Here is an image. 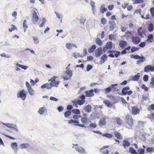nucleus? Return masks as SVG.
I'll return each mask as SVG.
<instances>
[{
  "label": "nucleus",
  "mask_w": 154,
  "mask_h": 154,
  "mask_svg": "<svg viewBox=\"0 0 154 154\" xmlns=\"http://www.w3.org/2000/svg\"><path fill=\"white\" fill-rule=\"evenodd\" d=\"M125 119L128 125L132 126L134 124L133 119L131 115H127L125 116Z\"/></svg>",
  "instance_id": "f257e3e1"
},
{
  "label": "nucleus",
  "mask_w": 154,
  "mask_h": 154,
  "mask_svg": "<svg viewBox=\"0 0 154 154\" xmlns=\"http://www.w3.org/2000/svg\"><path fill=\"white\" fill-rule=\"evenodd\" d=\"M17 97V98H20L22 100H24L26 97V94L24 90H22L18 92Z\"/></svg>",
  "instance_id": "f03ea898"
},
{
  "label": "nucleus",
  "mask_w": 154,
  "mask_h": 154,
  "mask_svg": "<svg viewBox=\"0 0 154 154\" xmlns=\"http://www.w3.org/2000/svg\"><path fill=\"white\" fill-rule=\"evenodd\" d=\"M38 19V17L37 14L36 12L34 10L32 14V22L34 24H35Z\"/></svg>",
  "instance_id": "7ed1b4c3"
},
{
  "label": "nucleus",
  "mask_w": 154,
  "mask_h": 154,
  "mask_svg": "<svg viewBox=\"0 0 154 154\" xmlns=\"http://www.w3.org/2000/svg\"><path fill=\"white\" fill-rule=\"evenodd\" d=\"M145 72H148L149 71L153 72L154 71V66L151 65H147L144 68Z\"/></svg>",
  "instance_id": "20e7f679"
},
{
  "label": "nucleus",
  "mask_w": 154,
  "mask_h": 154,
  "mask_svg": "<svg viewBox=\"0 0 154 154\" xmlns=\"http://www.w3.org/2000/svg\"><path fill=\"white\" fill-rule=\"evenodd\" d=\"M131 38L132 42L135 44H138L141 41L140 38L137 36H133Z\"/></svg>",
  "instance_id": "39448f33"
},
{
  "label": "nucleus",
  "mask_w": 154,
  "mask_h": 154,
  "mask_svg": "<svg viewBox=\"0 0 154 154\" xmlns=\"http://www.w3.org/2000/svg\"><path fill=\"white\" fill-rule=\"evenodd\" d=\"M103 53V50L101 47H99L95 51V56L96 57H99Z\"/></svg>",
  "instance_id": "423d86ee"
},
{
  "label": "nucleus",
  "mask_w": 154,
  "mask_h": 154,
  "mask_svg": "<svg viewBox=\"0 0 154 154\" xmlns=\"http://www.w3.org/2000/svg\"><path fill=\"white\" fill-rule=\"evenodd\" d=\"M11 146L12 148L14 150L15 153V154H17V152L18 150L17 143L16 142H14L12 143L11 144Z\"/></svg>",
  "instance_id": "0eeeda50"
},
{
  "label": "nucleus",
  "mask_w": 154,
  "mask_h": 154,
  "mask_svg": "<svg viewBox=\"0 0 154 154\" xmlns=\"http://www.w3.org/2000/svg\"><path fill=\"white\" fill-rule=\"evenodd\" d=\"M75 149L79 153L83 154L85 153V150L83 147L80 146L76 147H75Z\"/></svg>",
  "instance_id": "6e6552de"
},
{
  "label": "nucleus",
  "mask_w": 154,
  "mask_h": 154,
  "mask_svg": "<svg viewBox=\"0 0 154 154\" xmlns=\"http://www.w3.org/2000/svg\"><path fill=\"white\" fill-rule=\"evenodd\" d=\"M132 113L133 115H135L139 113L140 110L137 107L133 106L131 107Z\"/></svg>",
  "instance_id": "1a4fd4ad"
},
{
  "label": "nucleus",
  "mask_w": 154,
  "mask_h": 154,
  "mask_svg": "<svg viewBox=\"0 0 154 154\" xmlns=\"http://www.w3.org/2000/svg\"><path fill=\"white\" fill-rule=\"evenodd\" d=\"M128 43L126 41L121 40L119 42V45L122 48H124L127 45Z\"/></svg>",
  "instance_id": "9d476101"
},
{
  "label": "nucleus",
  "mask_w": 154,
  "mask_h": 154,
  "mask_svg": "<svg viewBox=\"0 0 154 154\" xmlns=\"http://www.w3.org/2000/svg\"><path fill=\"white\" fill-rule=\"evenodd\" d=\"M109 27L110 29V30H113L115 26L116 23L115 22L113 21H109Z\"/></svg>",
  "instance_id": "9b49d317"
},
{
  "label": "nucleus",
  "mask_w": 154,
  "mask_h": 154,
  "mask_svg": "<svg viewBox=\"0 0 154 154\" xmlns=\"http://www.w3.org/2000/svg\"><path fill=\"white\" fill-rule=\"evenodd\" d=\"M93 91H94L93 89H91L89 91H86L85 92V93L86 94V96L87 97H91L93 96L94 95V94H93Z\"/></svg>",
  "instance_id": "f8f14e48"
},
{
  "label": "nucleus",
  "mask_w": 154,
  "mask_h": 154,
  "mask_svg": "<svg viewBox=\"0 0 154 154\" xmlns=\"http://www.w3.org/2000/svg\"><path fill=\"white\" fill-rule=\"evenodd\" d=\"M130 87L129 86L125 87L124 88L122 91V94L121 95H125L127 94V91L130 89Z\"/></svg>",
  "instance_id": "ddd939ff"
},
{
  "label": "nucleus",
  "mask_w": 154,
  "mask_h": 154,
  "mask_svg": "<svg viewBox=\"0 0 154 154\" xmlns=\"http://www.w3.org/2000/svg\"><path fill=\"white\" fill-rule=\"evenodd\" d=\"M74 47L76 48H77L76 45L73 43H68L66 44V47L68 49H71L72 48V47Z\"/></svg>",
  "instance_id": "4468645a"
},
{
  "label": "nucleus",
  "mask_w": 154,
  "mask_h": 154,
  "mask_svg": "<svg viewBox=\"0 0 154 154\" xmlns=\"http://www.w3.org/2000/svg\"><path fill=\"white\" fill-rule=\"evenodd\" d=\"M107 56L106 54L103 55L100 58V64L104 63L107 60Z\"/></svg>",
  "instance_id": "2eb2a0df"
},
{
  "label": "nucleus",
  "mask_w": 154,
  "mask_h": 154,
  "mask_svg": "<svg viewBox=\"0 0 154 154\" xmlns=\"http://www.w3.org/2000/svg\"><path fill=\"white\" fill-rule=\"evenodd\" d=\"M147 37L148 39L146 40L147 42H149L151 43L154 42L153 35L152 34H150L148 35Z\"/></svg>",
  "instance_id": "dca6fc26"
},
{
  "label": "nucleus",
  "mask_w": 154,
  "mask_h": 154,
  "mask_svg": "<svg viewBox=\"0 0 154 154\" xmlns=\"http://www.w3.org/2000/svg\"><path fill=\"white\" fill-rule=\"evenodd\" d=\"M47 111V109L45 107H42L39 108L38 112L41 115H42L44 112Z\"/></svg>",
  "instance_id": "f3484780"
},
{
  "label": "nucleus",
  "mask_w": 154,
  "mask_h": 154,
  "mask_svg": "<svg viewBox=\"0 0 154 154\" xmlns=\"http://www.w3.org/2000/svg\"><path fill=\"white\" fill-rule=\"evenodd\" d=\"M91 106L88 105L85 106L84 108V110L86 112H90L91 111Z\"/></svg>",
  "instance_id": "a211bd4d"
},
{
  "label": "nucleus",
  "mask_w": 154,
  "mask_h": 154,
  "mask_svg": "<svg viewBox=\"0 0 154 154\" xmlns=\"http://www.w3.org/2000/svg\"><path fill=\"white\" fill-rule=\"evenodd\" d=\"M100 11L102 13H103L107 11V8H105V5H102L100 8Z\"/></svg>",
  "instance_id": "6ab92c4d"
},
{
  "label": "nucleus",
  "mask_w": 154,
  "mask_h": 154,
  "mask_svg": "<svg viewBox=\"0 0 154 154\" xmlns=\"http://www.w3.org/2000/svg\"><path fill=\"white\" fill-rule=\"evenodd\" d=\"M130 145V143L127 140H124L123 141V144L122 146L125 148L126 146H128Z\"/></svg>",
  "instance_id": "aec40b11"
},
{
  "label": "nucleus",
  "mask_w": 154,
  "mask_h": 154,
  "mask_svg": "<svg viewBox=\"0 0 154 154\" xmlns=\"http://www.w3.org/2000/svg\"><path fill=\"white\" fill-rule=\"evenodd\" d=\"M96 46L95 45H93L90 47L88 49V52L90 53H92L96 49Z\"/></svg>",
  "instance_id": "412c9836"
},
{
  "label": "nucleus",
  "mask_w": 154,
  "mask_h": 154,
  "mask_svg": "<svg viewBox=\"0 0 154 154\" xmlns=\"http://www.w3.org/2000/svg\"><path fill=\"white\" fill-rule=\"evenodd\" d=\"M139 59V60L137 61L136 64L137 65L139 64L140 63L146 61L145 59L143 56H142V57Z\"/></svg>",
  "instance_id": "4be33fe9"
},
{
  "label": "nucleus",
  "mask_w": 154,
  "mask_h": 154,
  "mask_svg": "<svg viewBox=\"0 0 154 154\" xmlns=\"http://www.w3.org/2000/svg\"><path fill=\"white\" fill-rule=\"evenodd\" d=\"M41 88H46L48 89H51V88L50 87V85L48 83H47L41 86Z\"/></svg>",
  "instance_id": "5701e85b"
},
{
  "label": "nucleus",
  "mask_w": 154,
  "mask_h": 154,
  "mask_svg": "<svg viewBox=\"0 0 154 154\" xmlns=\"http://www.w3.org/2000/svg\"><path fill=\"white\" fill-rule=\"evenodd\" d=\"M140 77V74L138 73L132 78V80L133 81H137L139 79Z\"/></svg>",
  "instance_id": "b1692460"
},
{
  "label": "nucleus",
  "mask_w": 154,
  "mask_h": 154,
  "mask_svg": "<svg viewBox=\"0 0 154 154\" xmlns=\"http://www.w3.org/2000/svg\"><path fill=\"white\" fill-rule=\"evenodd\" d=\"M154 29V25L152 23H150L149 25L148 30L149 32H152L153 31Z\"/></svg>",
  "instance_id": "393cba45"
},
{
  "label": "nucleus",
  "mask_w": 154,
  "mask_h": 154,
  "mask_svg": "<svg viewBox=\"0 0 154 154\" xmlns=\"http://www.w3.org/2000/svg\"><path fill=\"white\" fill-rule=\"evenodd\" d=\"M30 146V144L28 143H23L21 144V149L27 148H28Z\"/></svg>",
  "instance_id": "a878e982"
},
{
  "label": "nucleus",
  "mask_w": 154,
  "mask_h": 154,
  "mask_svg": "<svg viewBox=\"0 0 154 154\" xmlns=\"http://www.w3.org/2000/svg\"><path fill=\"white\" fill-rule=\"evenodd\" d=\"M114 135L118 139H122V137L120 133L116 132L114 133Z\"/></svg>",
  "instance_id": "bb28decb"
},
{
  "label": "nucleus",
  "mask_w": 154,
  "mask_h": 154,
  "mask_svg": "<svg viewBox=\"0 0 154 154\" xmlns=\"http://www.w3.org/2000/svg\"><path fill=\"white\" fill-rule=\"evenodd\" d=\"M112 42H107L106 45V47L108 48V49H112Z\"/></svg>",
  "instance_id": "cd10ccee"
},
{
  "label": "nucleus",
  "mask_w": 154,
  "mask_h": 154,
  "mask_svg": "<svg viewBox=\"0 0 154 154\" xmlns=\"http://www.w3.org/2000/svg\"><path fill=\"white\" fill-rule=\"evenodd\" d=\"M115 119L116 120V123L118 125H121L122 124V121L120 118L117 117Z\"/></svg>",
  "instance_id": "c85d7f7f"
},
{
  "label": "nucleus",
  "mask_w": 154,
  "mask_h": 154,
  "mask_svg": "<svg viewBox=\"0 0 154 154\" xmlns=\"http://www.w3.org/2000/svg\"><path fill=\"white\" fill-rule=\"evenodd\" d=\"M27 89L30 95H33L34 94L35 92L31 88V87L30 88H27Z\"/></svg>",
  "instance_id": "c756f323"
},
{
  "label": "nucleus",
  "mask_w": 154,
  "mask_h": 154,
  "mask_svg": "<svg viewBox=\"0 0 154 154\" xmlns=\"http://www.w3.org/2000/svg\"><path fill=\"white\" fill-rule=\"evenodd\" d=\"M66 74L68 75V77L69 78H70L72 76V72L71 70H66Z\"/></svg>",
  "instance_id": "7c9ffc66"
},
{
  "label": "nucleus",
  "mask_w": 154,
  "mask_h": 154,
  "mask_svg": "<svg viewBox=\"0 0 154 154\" xmlns=\"http://www.w3.org/2000/svg\"><path fill=\"white\" fill-rule=\"evenodd\" d=\"M103 103L108 107H110L112 105L111 102L107 100H104L103 101Z\"/></svg>",
  "instance_id": "2f4dec72"
},
{
  "label": "nucleus",
  "mask_w": 154,
  "mask_h": 154,
  "mask_svg": "<svg viewBox=\"0 0 154 154\" xmlns=\"http://www.w3.org/2000/svg\"><path fill=\"white\" fill-rule=\"evenodd\" d=\"M130 57L131 58H134L135 59H139L142 57V56H140L137 55H131Z\"/></svg>",
  "instance_id": "473e14b6"
},
{
  "label": "nucleus",
  "mask_w": 154,
  "mask_h": 154,
  "mask_svg": "<svg viewBox=\"0 0 154 154\" xmlns=\"http://www.w3.org/2000/svg\"><path fill=\"white\" fill-rule=\"evenodd\" d=\"M72 112L74 114H80V110L79 109H72Z\"/></svg>",
  "instance_id": "72a5a7b5"
},
{
  "label": "nucleus",
  "mask_w": 154,
  "mask_h": 154,
  "mask_svg": "<svg viewBox=\"0 0 154 154\" xmlns=\"http://www.w3.org/2000/svg\"><path fill=\"white\" fill-rule=\"evenodd\" d=\"M96 43L100 46L102 45L103 43L102 41L98 38H97L96 40Z\"/></svg>",
  "instance_id": "f704fd0d"
},
{
  "label": "nucleus",
  "mask_w": 154,
  "mask_h": 154,
  "mask_svg": "<svg viewBox=\"0 0 154 154\" xmlns=\"http://www.w3.org/2000/svg\"><path fill=\"white\" fill-rule=\"evenodd\" d=\"M71 113V112L70 110L66 111L64 113V116L66 117H67L69 116Z\"/></svg>",
  "instance_id": "c9c22d12"
},
{
  "label": "nucleus",
  "mask_w": 154,
  "mask_h": 154,
  "mask_svg": "<svg viewBox=\"0 0 154 154\" xmlns=\"http://www.w3.org/2000/svg\"><path fill=\"white\" fill-rule=\"evenodd\" d=\"M129 152L132 154H137L135 150L132 147H130L129 148Z\"/></svg>",
  "instance_id": "e433bc0d"
},
{
  "label": "nucleus",
  "mask_w": 154,
  "mask_h": 154,
  "mask_svg": "<svg viewBox=\"0 0 154 154\" xmlns=\"http://www.w3.org/2000/svg\"><path fill=\"white\" fill-rule=\"evenodd\" d=\"M112 90L111 86H109V87L106 88L105 89V91L106 92V94L110 93Z\"/></svg>",
  "instance_id": "4c0bfd02"
},
{
  "label": "nucleus",
  "mask_w": 154,
  "mask_h": 154,
  "mask_svg": "<svg viewBox=\"0 0 154 154\" xmlns=\"http://www.w3.org/2000/svg\"><path fill=\"white\" fill-rule=\"evenodd\" d=\"M139 50V48L136 47H132L131 49V53H133L135 51H138Z\"/></svg>",
  "instance_id": "58836bf2"
},
{
  "label": "nucleus",
  "mask_w": 154,
  "mask_h": 154,
  "mask_svg": "<svg viewBox=\"0 0 154 154\" xmlns=\"http://www.w3.org/2000/svg\"><path fill=\"white\" fill-rule=\"evenodd\" d=\"M103 136L106 137L107 138H110L112 137V135L111 134L107 133L104 134L103 135Z\"/></svg>",
  "instance_id": "ea45409f"
},
{
  "label": "nucleus",
  "mask_w": 154,
  "mask_h": 154,
  "mask_svg": "<svg viewBox=\"0 0 154 154\" xmlns=\"http://www.w3.org/2000/svg\"><path fill=\"white\" fill-rule=\"evenodd\" d=\"M85 102V100H78L77 103L79 105H83Z\"/></svg>",
  "instance_id": "a19ab883"
},
{
  "label": "nucleus",
  "mask_w": 154,
  "mask_h": 154,
  "mask_svg": "<svg viewBox=\"0 0 154 154\" xmlns=\"http://www.w3.org/2000/svg\"><path fill=\"white\" fill-rule=\"evenodd\" d=\"M72 123H75L78 124L79 123L78 121L75 120L71 119L69 121L68 123L71 124Z\"/></svg>",
  "instance_id": "79ce46f5"
},
{
  "label": "nucleus",
  "mask_w": 154,
  "mask_h": 154,
  "mask_svg": "<svg viewBox=\"0 0 154 154\" xmlns=\"http://www.w3.org/2000/svg\"><path fill=\"white\" fill-rule=\"evenodd\" d=\"M105 120L104 119H101L99 121L100 124L103 125L105 124Z\"/></svg>",
  "instance_id": "37998d69"
},
{
  "label": "nucleus",
  "mask_w": 154,
  "mask_h": 154,
  "mask_svg": "<svg viewBox=\"0 0 154 154\" xmlns=\"http://www.w3.org/2000/svg\"><path fill=\"white\" fill-rule=\"evenodd\" d=\"M93 68V66L90 65V64H88L86 67V70L88 72L89 71H90Z\"/></svg>",
  "instance_id": "c03bdc74"
},
{
  "label": "nucleus",
  "mask_w": 154,
  "mask_h": 154,
  "mask_svg": "<svg viewBox=\"0 0 154 154\" xmlns=\"http://www.w3.org/2000/svg\"><path fill=\"white\" fill-rule=\"evenodd\" d=\"M144 150L142 149H139L137 150V152L139 154H143L144 153Z\"/></svg>",
  "instance_id": "a18cd8bd"
},
{
  "label": "nucleus",
  "mask_w": 154,
  "mask_h": 154,
  "mask_svg": "<svg viewBox=\"0 0 154 154\" xmlns=\"http://www.w3.org/2000/svg\"><path fill=\"white\" fill-rule=\"evenodd\" d=\"M101 22L102 24L105 25L106 23L107 20L105 18H103L101 19Z\"/></svg>",
  "instance_id": "49530a36"
},
{
  "label": "nucleus",
  "mask_w": 154,
  "mask_h": 154,
  "mask_svg": "<svg viewBox=\"0 0 154 154\" xmlns=\"http://www.w3.org/2000/svg\"><path fill=\"white\" fill-rule=\"evenodd\" d=\"M148 75H144L143 77V80L145 82H147L148 79Z\"/></svg>",
  "instance_id": "de8ad7c7"
},
{
  "label": "nucleus",
  "mask_w": 154,
  "mask_h": 154,
  "mask_svg": "<svg viewBox=\"0 0 154 154\" xmlns=\"http://www.w3.org/2000/svg\"><path fill=\"white\" fill-rule=\"evenodd\" d=\"M88 118L86 117H84L82 118L81 121L83 123H85L87 122Z\"/></svg>",
  "instance_id": "09e8293b"
},
{
  "label": "nucleus",
  "mask_w": 154,
  "mask_h": 154,
  "mask_svg": "<svg viewBox=\"0 0 154 154\" xmlns=\"http://www.w3.org/2000/svg\"><path fill=\"white\" fill-rule=\"evenodd\" d=\"M23 28H27L28 27V25L26 23V20H24L23 21Z\"/></svg>",
  "instance_id": "8fccbe9b"
},
{
  "label": "nucleus",
  "mask_w": 154,
  "mask_h": 154,
  "mask_svg": "<svg viewBox=\"0 0 154 154\" xmlns=\"http://www.w3.org/2000/svg\"><path fill=\"white\" fill-rule=\"evenodd\" d=\"M33 38L34 42L36 44H38L39 43L38 39L37 38L34 36H33Z\"/></svg>",
  "instance_id": "3c124183"
},
{
  "label": "nucleus",
  "mask_w": 154,
  "mask_h": 154,
  "mask_svg": "<svg viewBox=\"0 0 154 154\" xmlns=\"http://www.w3.org/2000/svg\"><path fill=\"white\" fill-rule=\"evenodd\" d=\"M145 45L146 43L145 42H141L139 44V46L142 48L144 47L145 46Z\"/></svg>",
  "instance_id": "603ef678"
},
{
  "label": "nucleus",
  "mask_w": 154,
  "mask_h": 154,
  "mask_svg": "<svg viewBox=\"0 0 154 154\" xmlns=\"http://www.w3.org/2000/svg\"><path fill=\"white\" fill-rule=\"evenodd\" d=\"M11 26H12L13 27L9 29H8L10 32H11L12 31L14 30L15 29H17L16 27L13 25H12Z\"/></svg>",
  "instance_id": "864d4df0"
},
{
  "label": "nucleus",
  "mask_w": 154,
  "mask_h": 154,
  "mask_svg": "<svg viewBox=\"0 0 154 154\" xmlns=\"http://www.w3.org/2000/svg\"><path fill=\"white\" fill-rule=\"evenodd\" d=\"M141 88L143 89H144L146 91H147L148 90V88L146 86L145 84H143L141 86Z\"/></svg>",
  "instance_id": "5fc2aeb1"
},
{
  "label": "nucleus",
  "mask_w": 154,
  "mask_h": 154,
  "mask_svg": "<svg viewBox=\"0 0 154 154\" xmlns=\"http://www.w3.org/2000/svg\"><path fill=\"white\" fill-rule=\"evenodd\" d=\"M50 100H53L55 101H58V99L55 97H53L52 96H51L49 98Z\"/></svg>",
  "instance_id": "6e6d98bb"
},
{
  "label": "nucleus",
  "mask_w": 154,
  "mask_h": 154,
  "mask_svg": "<svg viewBox=\"0 0 154 154\" xmlns=\"http://www.w3.org/2000/svg\"><path fill=\"white\" fill-rule=\"evenodd\" d=\"M150 11L152 16L154 17V8H151L150 9Z\"/></svg>",
  "instance_id": "4d7b16f0"
},
{
  "label": "nucleus",
  "mask_w": 154,
  "mask_h": 154,
  "mask_svg": "<svg viewBox=\"0 0 154 154\" xmlns=\"http://www.w3.org/2000/svg\"><path fill=\"white\" fill-rule=\"evenodd\" d=\"M146 151L149 153H151L153 150V149L151 147H148L146 149Z\"/></svg>",
  "instance_id": "13d9d810"
},
{
  "label": "nucleus",
  "mask_w": 154,
  "mask_h": 154,
  "mask_svg": "<svg viewBox=\"0 0 154 154\" xmlns=\"http://www.w3.org/2000/svg\"><path fill=\"white\" fill-rule=\"evenodd\" d=\"M114 6L113 5H110L108 6V8L109 10L112 11L113 8Z\"/></svg>",
  "instance_id": "bf43d9fd"
},
{
  "label": "nucleus",
  "mask_w": 154,
  "mask_h": 154,
  "mask_svg": "<svg viewBox=\"0 0 154 154\" xmlns=\"http://www.w3.org/2000/svg\"><path fill=\"white\" fill-rule=\"evenodd\" d=\"M101 152H102L103 154H108L109 153L107 149L101 151Z\"/></svg>",
  "instance_id": "052dcab7"
},
{
  "label": "nucleus",
  "mask_w": 154,
  "mask_h": 154,
  "mask_svg": "<svg viewBox=\"0 0 154 154\" xmlns=\"http://www.w3.org/2000/svg\"><path fill=\"white\" fill-rule=\"evenodd\" d=\"M143 0H135L134 3L135 4L142 3L143 2Z\"/></svg>",
  "instance_id": "680f3d73"
},
{
  "label": "nucleus",
  "mask_w": 154,
  "mask_h": 154,
  "mask_svg": "<svg viewBox=\"0 0 154 154\" xmlns=\"http://www.w3.org/2000/svg\"><path fill=\"white\" fill-rule=\"evenodd\" d=\"M93 59V58L92 56H87V61H91Z\"/></svg>",
  "instance_id": "e2e57ef3"
},
{
  "label": "nucleus",
  "mask_w": 154,
  "mask_h": 154,
  "mask_svg": "<svg viewBox=\"0 0 154 154\" xmlns=\"http://www.w3.org/2000/svg\"><path fill=\"white\" fill-rule=\"evenodd\" d=\"M57 110L59 112H61L63 109V108L61 106H59L57 108Z\"/></svg>",
  "instance_id": "0e129e2a"
},
{
  "label": "nucleus",
  "mask_w": 154,
  "mask_h": 154,
  "mask_svg": "<svg viewBox=\"0 0 154 154\" xmlns=\"http://www.w3.org/2000/svg\"><path fill=\"white\" fill-rule=\"evenodd\" d=\"M53 84L54 85H53V86H54L57 87L59 85V82L57 81H55L54 82Z\"/></svg>",
  "instance_id": "69168bd1"
},
{
  "label": "nucleus",
  "mask_w": 154,
  "mask_h": 154,
  "mask_svg": "<svg viewBox=\"0 0 154 154\" xmlns=\"http://www.w3.org/2000/svg\"><path fill=\"white\" fill-rule=\"evenodd\" d=\"M120 54V52L119 51H117V52L114 54V55L116 57H118L119 56Z\"/></svg>",
  "instance_id": "338daca9"
},
{
  "label": "nucleus",
  "mask_w": 154,
  "mask_h": 154,
  "mask_svg": "<svg viewBox=\"0 0 154 154\" xmlns=\"http://www.w3.org/2000/svg\"><path fill=\"white\" fill-rule=\"evenodd\" d=\"M150 84L152 85H154V77H152L151 82H150Z\"/></svg>",
  "instance_id": "774afa93"
}]
</instances>
